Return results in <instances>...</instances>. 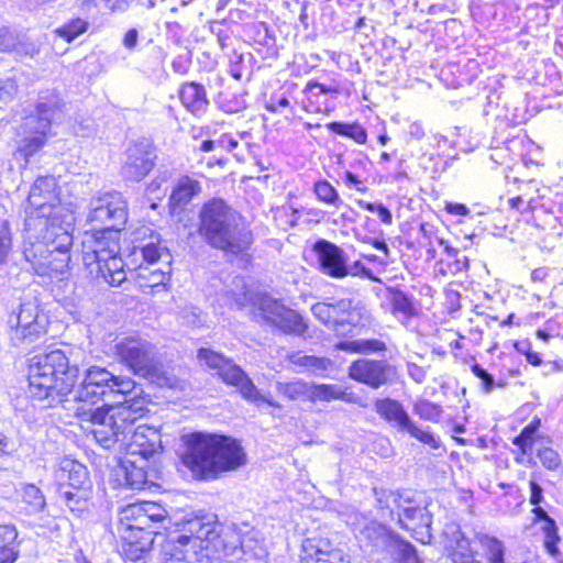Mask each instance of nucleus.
Segmentation results:
<instances>
[{"label":"nucleus","instance_id":"nucleus-4","mask_svg":"<svg viewBox=\"0 0 563 563\" xmlns=\"http://www.w3.org/2000/svg\"><path fill=\"white\" fill-rule=\"evenodd\" d=\"M168 520L167 510L154 501L129 504L119 512L118 532L122 540V551L131 561L140 560L152 549L159 527Z\"/></svg>","mask_w":563,"mask_h":563},{"label":"nucleus","instance_id":"nucleus-23","mask_svg":"<svg viewBox=\"0 0 563 563\" xmlns=\"http://www.w3.org/2000/svg\"><path fill=\"white\" fill-rule=\"evenodd\" d=\"M155 159V148L148 140L135 142L128 148L122 176L128 180L140 181L153 169Z\"/></svg>","mask_w":563,"mask_h":563},{"label":"nucleus","instance_id":"nucleus-12","mask_svg":"<svg viewBox=\"0 0 563 563\" xmlns=\"http://www.w3.org/2000/svg\"><path fill=\"white\" fill-rule=\"evenodd\" d=\"M239 307H245L252 302L255 307L254 317L257 321L278 329L285 334L302 336L308 330V323L296 310L286 307L280 300L267 294L260 295L253 299L247 292L236 298Z\"/></svg>","mask_w":563,"mask_h":563},{"label":"nucleus","instance_id":"nucleus-15","mask_svg":"<svg viewBox=\"0 0 563 563\" xmlns=\"http://www.w3.org/2000/svg\"><path fill=\"white\" fill-rule=\"evenodd\" d=\"M47 320L40 316L38 306L33 301L22 302L18 312L9 316L10 340L15 346L31 344L46 332Z\"/></svg>","mask_w":563,"mask_h":563},{"label":"nucleus","instance_id":"nucleus-62","mask_svg":"<svg viewBox=\"0 0 563 563\" xmlns=\"http://www.w3.org/2000/svg\"><path fill=\"white\" fill-rule=\"evenodd\" d=\"M19 558V551L14 547L0 548V563H14Z\"/></svg>","mask_w":563,"mask_h":563},{"label":"nucleus","instance_id":"nucleus-49","mask_svg":"<svg viewBox=\"0 0 563 563\" xmlns=\"http://www.w3.org/2000/svg\"><path fill=\"white\" fill-rule=\"evenodd\" d=\"M19 80L13 75L7 78H0V103L11 102L18 95Z\"/></svg>","mask_w":563,"mask_h":563},{"label":"nucleus","instance_id":"nucleus-57","mask_svg":"<svg viewBox=\"0 0 563 563\" xmlns=\"http://www.w3.org/2000/svg\"><path fill=\"white\" fill-rule=\"evenodd\" d=\"M303 92L306 95H310L311 97H319L322 93H336L338 89L333 87L325 86L316 80H310L306 85Z\"/></svg>","mask_w":563,"mask_h":563},{"label":"nucleus","instance_id":"nucleus-59","mask_svg":"<svg viewBox=\"0 0 563 563\" xmlns=\"http://www.w3.org/2000/svg\"><path fill=\"white\" fill-rule=\"evenodd\" d=\"M344 183L346 184V186L353 187L357 191L365 192L367 190L365 181L362 180L356 174L352 173L351 170H346L344 173Z\"/></svg>","mask_w":563,"mask_h":563},{"label":"nucleus","instance_id":"nucleus-60","mask_svg":"<svg viewBox=\"0 0 563 563\" xmlns=\"http://www.w3.org/2000/svg\"><path fill=\"white\" fill-rule=\"evenodd\" d=\"M454 261L448 264V268L452 274H457L462 271L467 269L468 267V258L466 256L452 257Z\"/></svg>","mask_w":563,"mask_h":563},{"label":"nucleus","instance_id":"nucleus-24","mask_svg":"<svg viewBox=\"0 0 563 563\" xmlns=\"http://www.w3.org/2000/svg\"><path fill=\"white\" fill-rule=\"evenodd\" d=\"M301 563H350L344 552L321 537L306 538L301 544Z\"/></svg>","mask_w":563,"mask_h":563},{"label":"nucleus","instance_id":"nucleus-17","mask_svg":"<svg viewBox=\"0 0 563 563\" xmlns=\"http://www.w3.org/2000/svg\"><path fill=\"white\" fill-rule=\"evenodd\" d=\"M88 216L90 222H97L108 230L121 231L128 221V202L118 191H106L92 198Z\"/></svg>","mask_w":563,"mask_h":563},{"label":"nucleus","instance_id":"nucleus-16","mask_svg":"<svg viewBox=\"0 0 563 563\" xmlns=\"http://www.w3.org/2000/svg\"><path fill=\"white\" fill-rule=\"evenodd\" d=\"M353 531L361 543L372 547L376 551L386 552L396 561L404 551H408L410 543L389 530L386 526L372 520L353 522Z\"/></svg>","mask_w":563,"mask_h":563},{"label":"nucleus","instance_id":"nucleus-47","mask_svg":"<svg viewBox=\"0 0 563 563\" xmlns=\"http://www.w3.org/2000/svg\"><path fill=\"white\" fill-rule=\"evenodd\" d=\"M20 32L9 26L0 27V52H13L19 45Z\"/></svg>","mask_w":563,"mask_h":563},{"label":"nucleus","instance_id":"nucleus-13","mask_svg":"<svg viewBox=\"0 0 563 563\" xmlns=\"http://www.w3.org/2000/svg\"><path fill=\"white\" fill-rule=\"evenodd\" d=\"M197 356L207 367L216 371L217 375L225 384L236 387L245 400L256 406H260V402H266L271 407L282 408L273 398L262 395L247 374L222 354L210 349L201 347Z\"/></svg>","mask_w":563,"mask_h":563},{"label":"nucleus","instance_id":"nucleus-48","mask_svg":"<svg viewBox=\"0 0 563 563\" xmlns=\"http://www.w3.org/2000/svg\"><path fill=\"white\" fill-rule=\"evenodd\" d=\"M443 547L446 551L452 549L464 536L461 527L456 522H448L441 533Z\"/></svg>","mask_w":563,"mask_h":563},{"label":"nucleus","instance_id":"nucleus-50","mask_svg":"<svg viewBox=\"0 0 563 563\" xmlns=\"http://www.w3.org/2000/svg\"><path fill=\"white\" fill-rule=\"evenodd\" d=\"M541 464L550 470L555 471L561 465V457L559 453L549 446H539L536 451Z\"/></svg>","mask_w":563,"mask_h":563},{"label":"nucleus","instance_id":"nucleus-51","mask_svg":"<svg viewBox=\"0 0 563 563\" xmlns=\"http://www.w3.org/2000/svg\"><path fill=\"white\" fill-rule=\"evenodd\" d=\"M163 251L164 249H162L157 243L153 242L140 247H134V254H137L139 252L143 261L148 265H152L155 262H157V260L161 258Z\"/></svg>","mask_w":563,"mask_h":563},{"label":"nucleus","instance_id":"nucleus-32","mask_svg":"<svg viewBox=\"0 0 563 563\" xmlns=\"http://www.w3.org/2000/svg\"><path fill=\"white\" fill-rule=\"evenodd\" d=\"M475 538L484 551L487 563H506V547L501 540L483 532L476 533Z\"/></svg>","mask_w":563,"mask_h":563},{"label":"nucleus","instance_id":"nucleus-5","mask_svg":"<svg viewBox=\"0 0 563 563\" xmlns=\"http://www.w3.org/2000/svg\"><path fill=\"white\" fill-rule=\"evenodd\" d=\"M199 220V233L211 247L236 255L252 243V233L242 223V217L223 199L206 202Z\"/></svg>","mask_w":563,"mask_h":563},{"label":"nucleus","instance_id":"nucleus-11","mask_svg":"<svg viewBox=\"0 0 563 563\" xmlns=\"http://www.w3.org/2000/svg\"><path fill=\"white\" fill-rule=\"evenodd\" d=\"M121 363L134 374L159 386L170 385V378L163 371L154 344L141 336H126L115 344Z\"/></svg>","mask_w":563,"mask_h":563},{"label":"nucleus","instance_id":"nucleus-64","mask_svg":"<svg viewBox=\"0 0 563 563\" xmlns=\"http://www.w3.org/2000/svg\"><path fill=\"white\" fill-rule=\"evenodd\" d=\"M408 373L410 377L417 383H422L427 375V372L415 363L408 364Z\"/></svg>","mask_w":563,"mask_h":563},{"label":"nucleus","instance_id":"nucleus-58","mask_svg":"<svg viewBox=\"0 0 563 563\" xmlns=\"http://www.w3.org/2000/svg\"><path fill=\"white\" fill-rule=\"evenodd\" d=\"M290 104L289 99L282 95L279 97L272 96L265 104V109L269 112L276 113L280 108H288Z\"/></svg>","mask_w":563,"mask_h":563},{"label":"nucleus","instance_id":"nucleus-1","mask_svg":"<svg viewBox=\"0 0 563 563\" xmlns=\"http://www.w3.org/2000/svg\"><path fill=\"white\" fill-rule=\"evenodd\" d=\"M22 229V254L38 276L65 275L74 244L75 214L60 203L54 176L31 186Z\"/></svg>","mask_w":563,"mask_h":563},{"label":"nucleus","instance_id":"nucleus-18","mask_svg":"<svg viewBox=\"0 0 563 563\" xmlns=\"http://www.w3.org/2000/svg\"><path fill=\"white\" fill-rule=\"evenodd\" d=\"M112 373L104 367L91 366L85 372L80 385L75 390V399L79 402L96 405L103 401L104 408L111 406L110 382Z\"/></svg>","mask_w":563,"mask_h":563},{"label":"nucleus","instance_id":"nucleus-25","mask_svg":"<svg viewBox=\"0 0 563 563\" xmlns=\"http://www.w3.org/2000/svg\"><path fill=\"white\" fill-rule=\"evenodd\" d=\"M313 251L318 256L320 269L323 274L338 279L346 277L349 256L343 249L330 241L320 239L314 243Z\"/></svg>","mask_w":563,"mask_h":563},{"label":"nucleus","instance_id":"nucleus-42","mask_svg":"<svg viewBox=\"0 0 563 563\" xmlns=\"http://www.w3.org/2000/svg\"><path fill=\"white\" fill-rule=\"evenodd\" d=\"M22 500L29 506V514H38L46 506L42 490L33 484H27L23 487Z\"/></svg>","mask_w":563,"mask_h":563},{"label":"nucleus","instance_id":"nucleus-31","mask_svg":"<svg viewBox=\"0 0 563 563\" xmlns=\"http://www.w3.org/2000/svg\"><path fill=\"white\" fill-rule=\"evenodd\" d=\"M333 400H343L345 402H352V394L345 393L343 387L338 384H312L310 386V399L311 402L325 401L330 402Z\"/></svg>","mask_w":563,"mask_h":563},{"label":"nucleus","instance_id":"nucleus-22","mask_svg":"<svg viewBox=\"0 0 563 563\" xmlns=\"http://www.w3.org/2000/svg\"><path fill=\"white\" fill-rule=\"evenodd\" d=\"M115 475L120 486L139 490L154 484L161 477L156 463L128 456H124Z\"/></svg>","mask_w":563,"mask_h":563},{"label":"nucleus","instance_id":"nucleus-54","mask_svg":"<svg viewBox=\"0 0 563 563\" xmlns=\"http://www.w3.org/2000/svg\"><path fill=\"white\" fill-rule=\"evenodd\" d=\"M471 371L481 379L484 391L490 393L496 385L494 376L478 363L472 364Z\"/></svg>","mask_w":563,"mask_h":563},{"label":"nucleus","instance_id":"nucleus-19","mask_svg":"<svg viewBox=\"0 0 563 563\" xmlns=\"http://www.w3.org/2000/svg\"><path fill=\"white\" fill-rule=\"evenodd\" d=\"M349 377L378 389L396 379L397 368L386 360L358 358L351 363Z\"/></svg>","mask_w":563,"mask_h":563},{"label":"nucleus","instance_id":"nucleus-45","mask_svg":"<svg viewBox=\"0 0 563 563\" xmlns=\"http://www.w3.org/2000/svg\"><path fill=\"white\" fill-rule=\"evenodd\" d=\"M13 247V232L8 220L0 222V265L8 262Z\"/></svg>","mask_w":563,"mask_h":563},{"label":"nucleus","instance_id":"nucleus-61","mask_svg":"<svg viewBox=\"0 0 563 563\" xmlns=\"http://www.w3.org/2000/svg\"><path fill=\"white\" fill-rule=\"evenodd\" d=\"M398 563H422L419 556L417 555V551L415 547L410 543L408 551H404L396 560Z\"/></svg>","mask_w":563,"mask_h":563},{"label":"nucleus","instance_id":"nucleus-41","mask_svg":"<svg viewBox=\"0 0 563 563\" xmlns=\"http://www.w3.org/2000/svg\"><path fill=\"white\" fill-rule=\"evenodd\" d=\"M89 27V22L75 18L63 24L62 26L55 30L57 36L64 38L66 42L70 43L76 40L81 34L86 33Z\"/></svg>","mask_w":563,"mask_h":563},{"label":"nucleus","instance_id":"nucleus-46","mask_svg":"<svg viewBox=\"0 0 563 563\" xmlns=\"http://www.w3.org/2000/svg\"><path fill=\"white\" fill-rule=\"evenodd\" d=\"M135 383L133 379L126 376H115L112 374L110 382V400L112 402H120L115 399L118 395H126L134 390Z\"/></svg>","mask_w":563,"mask_h":563},{"label":"nucleus","instance_id":"nucleus-30","mask_svg":"<svg viewBox=\"0 0 563 563\" xmlns=\"http://www.w3.org/2000/svg\"><path fill=\"white\" fill-rule=\"evenodd\" d=\"M201 190L200 183L187 175L181 176L174 187L169 201L174 209L183 208Z\"/></svg>","mask_w":563,"mask_h":563},{"label":"nucleus","instance_id":"nucleus-53","mask_svg":"<svg viewBox=\"0 0 563 563\" xmlns=\"http://www.w3.org/2000/svg\"><path fill=\"white\" fill-rule=\"evenodd\" d=\"M346 276L362 277L372 282H380L373 271L366 267L361 261H355L351 265H346Z\"/></svg>","mask_w":563,"mask_h":563},{"label":"nucleus","instance_id":"nucleus-6","mask_svg":"<svg viewBox=\"0 0 563 563\" xmlns=\"http://www.w3.org/2000/svg\"><path fill=\"white\" fill-rule=\"evenodd\" d=\"M79 376V368L70 365L65 352L53 350L31 358L29 389L33 399L53 401L70 393Z\"/></svg>","mask_w":563,"mask_h":563},{"label":"nucleus","instance_id":"nucleus-7","mask_svg":"<svg viewBox=\"0 0 563 563\" xmlns=\"http://www.w3.org/2000/svg\"><path fill=\"white\" fill-rule=\"evenodd\" d=\"M64 102L56 90L45 89L38 92L34 102L22 106L19 113L21 123L18 134L21 136L18 152L29 162L47 143L52 122L62 112Z\"/></svg>","mask_w":563,"mask_h":563},{"label":"nucleus","instance_id":"nucleus-27","mask_svg":"<svg viewBox=\"0 0 563 563\" xmlns=\"http://www.w3.org/2000/svg\"><path fill=\"white\" fill-rule=\"evenodd\" d=\"M179 99L185 109L197 118L205 115L210 104L205 86L197 81L184 82Z\"/></svg>","mask_w":563,"mask_h":563},{"label":"nucleus","instance_id":"nucleus-35","mask_svg":"<svg viewBox=\"0 0 563 563\" xmlns=\"http://www.w3.org/2000/svg\"><path fill=\"white\" fill-rule=\"evenodd\" d=\"M311 383L296 379L291 382H277L275 389L278 395L289 400H308L310 399Z\"/></svg>","mask_w":563,"mask_h":563},{"label":"nucleus","instance_id":"nucleus-2","mask_svg":"<svg viewBox=\"0 0 563 563\" xmlns=\"http://www.w3.org/2000/svg\"><path fill=\"white\" fill-rule=\"evenodd\" d=\"M183 439L181 462L199 481L216 479L246 463L240 441L229 435L197 431Z\"/></svg>","mask_w":563,"mask_h":563},{"label":"nucleus","instance_id":"nucleus-28","mask_svg":"<svg viewBox=\"0 0 563 563\" xmlns=\"http://www.w3.org/2000/svg\"><path fill=\"white\" fill-rule=\"evenodd\" d=\"M384 299L389 306L390 313L395 317H401L408 320L418 313L413 296L398 286H387L385 288Z\"/></svg>","mask_w":563,"mask_h":563},{"label":"nucleus","instance_id":"nucleus-14","mask_svg":"<svg viewBox=\"0 0 563 563\" xmlns=\"http://www.w3.org/2000/svg\"><path fill=\"white\" fill-rule=\"evenodd\" d=\"M374 407L379 417L396 427L399 432L408 433L411 438H415L433 450L441 446L440 438L437 437L429 427L422 428L418 426L400 401L391 398L377 399Z\"/></svg>","mask_w":563,"mask_h":563},{"label":"nucleus","instance_id":"nucleus-40","mask_svg":"<svg viewBox=\"0 0 563 563\" xmlns=\"http://www.w3.org/2000/svg\"><path fill=\"white\" fill-rule=\"evenodd\" d=\"M313 194L319 201L339 207L343 203L338 190L325 179H319L313 184Z\"/></svg>","mask_w":563,"mask_h":563},{"label":"nucleus","instance_id":"nucleus-37","mask_svg":"<svg viewBox=\"0 0 563 563\" xmlns=\"http://www.w3.org/2000/svg\"><path fill=\"white\" fill-rule=\"evenodd\" d=\"M331 303V312L333 319V330L340 333V328L345 325H351L353 322L352 318V303L351 299H340L330 301Z\"/></svg>","mask_w":563,"mask_h":563},{"label":"nucleus","instance_id":"nucleus-36","mask_svg":"<svg viewBox=\"0 0 563 563\" xmlns=\"http://www.w3.org/2000/svg\"><path fill=\"white\" fill-rule=\"evenodd\" d=\"M168 271L162 268L151 269L148 266L142 264L137 267V283L140 288H154L159 285H165L169 280V266Z\"/></svg>","mask_w":563,"mask_h":563},{"label":"nucleus","instance_id":"nucleus-56","mask_svg":"<svg viewBox=\"0 0 563 563\" xmlns=\"http://www.w3.org/2000/svg\"><path fill=\"white\" fill-rule=\"evenodd\" d=\"M19 55L34 56L38 53V47L35 43L30 42L24 33L20 32L19 45L14 51Z\"/></svg>","mask_w":563,"mask_h":563},{"label":"nucleus","instance_id":"nucleus-52","mask_svg":"<svg viewBox=\"0 0 563 563\" xmlns=\"http://www.w3.org/2000/svg\"><path fill=\"white\" fill-rule=\"evenodd\" d=\"M312 314L321 321L329 329L333 330V319L331 316V303L330 301L317 302L311 307Z\"/></svg>","mask_w":563,"mask_h":563},{"label":"nucleus","instance_id":"nucleus-38","mask_svg":"<svg viewBox=\"0 0 563 563\" xmlns=\"http://www.w3.org/2000/svg\"><path fill=\"white\" fill-rule=\"evenodd\" d=\"M540 426L541 420L538 417H534L512 440V443L519 448L522 454H529L532 452L534 439Z\"/></svg>","mask_w":563,"mask_h":563},{"label":"nucleus","instance_id":"nucleus-55","mask_svg":"<svg viewBox=\"0 0 563 563\" xmlns=\"http://www.w3.org/2000/svg\"><path fill=\"white\" fill-rule=\"evenodd\" d=\"M18 531L13 525H0V548L13 547Z\"/></svg>","mask_w":563,"mask_h":563},{"label":"nucleus","instance_id":"nucleus-44","mask_svg":"<svg viewBox=\"0 0 563 563\" xmlns=\"http://www.w3.org/2000/svg\"><path fill=\"white\" fill-rule=\"evenodd\" d=\"M415 413L422 420L438 422L442 415V407L430 400H418L413 406Z\"/></svg>","mask_w":563,"mask_h":563},{"label":"nucleus","instance_id":"nucleus-39","mask_svg":"<svg viewBox=\"0 0 563 563\" xmlns=\"http://www.w3.org/2000/svg\"><path fill=\"white\" fill-rule=\"evenodd\" d=\"M448 552L452 563H479L478 555L471 548V542L466 537H463Z\"/></svg>","mask_w":563,"mask_h":563},{"label":"nucleus","instance_id":"nucleus-20","mask_svg":"<svg viewBox=\"0 0 563 563\" xmlns=\"http://www.w3.org/2000/svg\"><path fill=\"white\" fill-rule=\"evenodd\" d=\"M530 497L529 501L533 506L532 514L536 521L542 522L541 530L543 533V545L549 555H551L558 563H563V556L559 549L560 536L558 533V526L547 510L540 505L544 500L543 488L534 481H530Z\"/></svg>","mask_w":563,"mask_h":563},{"label":"nucleus","instance_id":"nucleus-63","mask_svg":"<svg viewBox=\"0 0 563 563\" xmlns=\"http://www.w3.org/2000/svg\"><path fill=\"white\" fill-rule=\"evenodd\" d=\"M218 146L229 152L234 151L239 146V141L229 134H223L217 140Z\"/></svg>","mask_w":563,"mask_h":563},{"label":"nucleus","instance_id":"nucleus-33","mask_svg":"<svg viewBox=\"0 0 563 563\" xmlns=\"http://www.w3.org/2000/svg\"><path fill=\"white\" fill-rule=\"evenodd\" d=\"M336 347L341 351L361 354L380 353L387 350L386 343L375 338L341 341Z\"/></svg>","mask_w":563,"mask_h":563},{"label":"nucleus","instance_id":"nucleus-9","mask_svg":"<svg viewBox=\"0 0 563 563\" xmlns=\"http://www.w3.org/2000/svg\"><path fill=\"white\" fill-rule=\"evenodd\" d=\"M119 231L101 228L92 232H85L82 239V261L90 273L96 272L97 277L110 286H121L126 280L125 263L121 258Z\"/></svg>","mask_w":563,"mask_h":563},{"label":"nucleus","instance_id":"nucleus-34","mask_svg":"<svg viewBox=\"0 0 563 563\" xmlns=\"http://www.w3.org/2000/svg\"><path fill=\"white\" fill-rule=\"evenodd\" d=\"M327 129L332 133L349 137L357 144H365L367 141V132L358 122H341L332 121L327 124Z\"/></svg>","mask_w":563,"mask_h":563},{"label":"nucleus","instance_id":"nucleus-26","mask_svg":"<svg viewBox=\"0 0 563 563\" xmlns=\"http://www.w3.org/2000/svg\"><path fill=\"white\" fill-rule=\"evenodd\" d=\"M57 488L67 486L70 490L91 489L88 470L81 463L64 459L55 472Z\"/></svg>","mask_w":563,"mask_h":563},{"label":"nucleus","instance_id":"nucleus-3","mask_svg":"<svg viewBox=\"0 0 563 563\" xmlns=\"http://www.w3.org/2000/svg\"><path fill=\"white\" fill-rule=\"evenodd\" d=\"M218 525L203 518L187 520L179 532L172 533L163 545L164 563H211L225 552Z\"/></svg>","mask_w":563,"mask_h":563},{"label":"nucleus","instance_id":"nucleus-43","mask_svg":"<svg viewBox=\"0 0 563 563\" xmlns=\"http://www.w3.org/2000/svg\"><path fill=\"white\" fill-rule=\"evenodd\" d=\"M292 362L300 366H303L311 371L316 375H321L323 372L328 371L331 366V361L325 357H317L313 355H294Z\"/></svg>","mask_w":563,"mask_h":563},{"label":"nucleus","instance_id":"nucleus-29","mask_svg":"<svg viewBox=\"0 0 563 563\" xmlns=\"http://www.w3.org/2000/svg\"><path fill=\"white\" fill-rule=\"evenodd\" d=\"M57 500L63 504L74 516L80 518L89 510L91 489L70 490L63 486L56 489Z\"/></svg>","mask_w":563,"mask_h":563},{"label":"nucleus","instance_id":"nucleus-8","mask_svg":"<svg viewBox=\"0 0 563 563\" xmlns=\"http://www.w3.org/2000/svg\"><path fill=\"white\" fill-rule=\"evenodd\" d=\"M374 495L383 518L397 519L400 527L422 544L431 542L432 514L417 501L416 493L374 488Z\"/></svg>","mask_w":563,"mask_h":563},{"label":"nucleus","instance_id":"nucleus-21","mask_svg":"<svg viewBox=\"0 0 563 563\" xmlns=\"http://www.w3.org/2000/svg\"><path fill=\"white\" fill-rule=\"evenodd\" d=\"M122 446L125 449V456L155 463L156 455L163 449L161 432L146 424H134Z\"/></svg>","mask_w":563,"mask_h":563},{"label":"nucleus","instance_id":"nucleus-10","mask_svg":"<svg viewBox=\"0 0 563 563\" xmlns=\"http://www.w3.org/2000/svg\"><path fill=\"white\" fill-rule=\"evenodd\" d=\"M77 415L82 421H88L91 427L89 434L103 449L110 450L120 443V446L126 440L133 426L141 418L137 410L131 406L113 407L100 406L97 408H77Z\"/></svg>","mask_w":563,"mask_h":563}]
</instances>
